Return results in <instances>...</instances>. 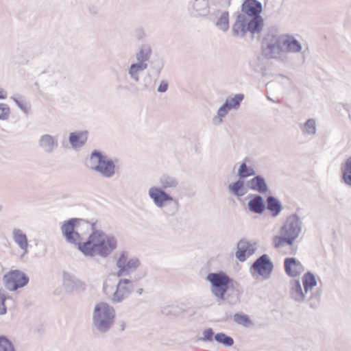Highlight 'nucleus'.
Wrapping results in <instances>:
<instances>
[{
    "instance_id": "nucleus-35",
    "label": "nucleus",
    "mask_w": 351,
    "mask_h": 351,
    "mask_svg": "<svg viewBox=\"0 0 351 351\" xmlns=\"http://www.w3.org/2000/svg\"><path fill=\"white\" fill-rule=\"evenodd\" d=\"M254 171L252 167H247L245 163H242L238 171L241 178H245L254 175Z\"/></svg>"
},
{
    "instance_id": "nucleus-26",
    "label": "nucleus",
    "mask_w": 351,
    "mask_h": 351,
    "mask_svg": "<svg viewBox=\"0 0 351 351\" xmlns=\"http://www.w3.org/2000/svg\"><path fill=\"white\" fill-rule=\"evenodd\" d=\"M249 186L250 189L257 191L260 193H264L267 189L265 180L259 176H256L252 178L249 182Z\"/></svg>"
},
{
    "instance_id": "nucleus-6",
    "label": "nucleus",
    "mask_w": 351,
    "mask_h": 351,
    "mask_svg": "<svg viewBox=\"0 0 351 351\" xmlns=\"http://www.w3.org/2000/svg\"><path fill=\"white\" fill-rule=\"evenodd\" d=\"M3 281L9 291H14L25 287L29 281V276L19 269L10 270L3 276Z\"/></svg>"
},
{
    "instance_id": "nucleus-34",
    "label": "nucleus",
    "mask_w": 351,
    "mask_h": 351,
    "mask_svg": "<svg viewBox=\"0 0 351 351\" xmlns=\"http://www.w3.org/2000/svg\"><path fill=\"white\" fill-rule=\"evenodd\" d=\"M274 247L276 248L280 247V246L284 245L285 244L288 245H292L293 242H289L287 237L285 234H282L281 236H275L274 237Z\"/></svg>"
},
{
    "instance_id": "nucleus-17",
    "label": "nucleus",
    "mask_w": 351,
    "mask_h": 351,
    "mask_svg": "<svg viewBox=\"0 0 351 351\" xmlns=\"http://www.w3.org/2000/svg\"><path fill=\"white\" fill-rule=\"evenodd\" d=\"M118 260L121 261L123 266L129 274L135 271L140 265L139 259L137 258L128 259V252L125 251L121 252Z\"/></svg>"
},
{
    "instance_id": "nucleus-40",
    "label": "nucleus",
    "mask_w": 351,
    "mask_h": 351,
    "mask_svg": "<svg viewBox=\"0 0 351 351\" xmlns=\"http://www.w3.org/2000/svg\"><path fill=\"white\" fill-rule=\"evenodd\" d=\"M151 197H169L165 193L158 189H152L149 191Z\"/></svg>"
},
{
    "instance_id": "nucleus-22",
    "label": "nucleus",
    "mask_w": 351,
    "mask_h": 351,
    "mask_svg": "<svg viewBox=\"0 0 351 351\" xmlns=\"http://www.w3.org/2000/svg\"><path fill=\"white\" fill-rule=\"evenodd\" d=\"M71 144L75 147L82 146L87 141V132H73L71 134L69 137Z\"/></svg>"
},
{
    "instance_id": "nucleus-32",
    "label": "nucleus",
    "mask_w": 351,
    "mask_h": 351,
    "mask_svg": "<svg viewBox=\"0 0 351 351\" xmlns=\"http://www.w3.org/2000/svg\"><path fill=\"white\" fill-rule=\"evenodd\" d=\"M0 351H15L12 341L5 336H0Z\"/></svg>"
},
{
    "instance_id": "nucleus-3",
    "label": "nucleus",
    "mask_w": 351,
    "mask_h": 351,
    "mask_svg": "<svg viewBox=\"0 0 351 351\" xmlns=\"http://www.w3.org/2000/svg\"><path fill=\"white\" fill-rule=\"evenodd\" d=\"M301 46L289 35H267L264 40L263 53L269 58H277L284 52H298Z\"/></svg>"
},
{
    "instance_id": "nucleus-23",
    "label": "nucleus",
    "mask_w": 351,
    "mask_h": 351,
    "mask_svg": "<svg viewBox=\"0 0 351 351\" xmlns=\"http://www.w3.org/2000/svg\"><path fill=\"white\" fill-rule=\"evenodd\" d=\"M243 95L239 94L236 95L232 98L227 99L226 104L220 108L219 114L222 115L223 113H225L227 110H229L232 108L238 107L240 104V102L243 100Z\"/></svg>"
},
{
    "instance_id": "nucleus-46",
    "label": "nucleus",
    "mask_w": 351,
    "mask_h": 351,
    "mask_svg": "<svg viewBox=\"0 0 351 351\" xmlns=\"http://www.w3.org/2000/svg\"><path fill=\"white\" fill-rule=\"evenodd\" d=\"M51 140V138L49 136H43L42 138L43 141H50Z\"/></svg>"
},
{
    "instance_id": "nucleus-15",
    "label": "nucleus",
    "mask_w": 351,
    "mask_h": 351,
    "mask_svg": "<svg viewBox=\"0 0 351 351\" xmlns=\"http://www.w3.org/2000/svg\"><path fill=\"white\" fill-rule=\"evenodd\" d=\"M154 204L161 208L165 213L174 215L178 210L177 199H153Z\"/></svg>"
},
{
    "instance_id": "nucleus-43",
    "label": "nucleus",
    "mask_w": 351,
    "mask_h": 351,
    "mask_svg": "<svg viewBox=\"0 0 351 351\" xmlns=\"http://www.w3.org/2000/svg\"><path fill=\"white\" fill-rule=\"evenodd\" d=\"M167 89V84L166 83H161L158 87L159 92H165Z\"/></svg>"
},
{
    "instance_id": "nucleus-16",
    "label": "nucleus",
    "mask_w": 351,
    "mask_h": 351,
    "mask_svg": "<svg viewBox=\"0 0 351 351\" xmlns=\"http://www.w3.org/2000/svg\"><path fill=\"white\" fill-rule=\"evenodd\" d=\"M305 292L303 291L300 282L298 279H293L290 281L289 295L296 302L300 303L304 301Z\"/></svg>"
},
{
    "instance_id": "nucleus-44",
    "label": "nucleus",
    "mask_w": 351,
    "mask_h": 351,
    "mask_svg": "<svg viewBox=\"0 0 351 351\" xmlns=\"http://www.w3.org/2000/svg\"><path fill=\"white\" fill-rule=\"evenodd\" d=\"M6 92L2 88L0 87V99H4L6 98Z\"/></svg>"
},
{
    "instance_id": "nucleus-29",
    "label": "nucleus",
    "mask_w": 351,
    "mask_h": 351,
    "mask_svg": "<svg viewBox=\"0 0 351 351\" xmlns=\"http://www.w3.org/2000/svg\"><path fill=\"white\" fill-rule=\"evenodd\" d=\"M343 181L348 185H351V156L345 162L342 167Z\"/></svg>"
},
{
    "instance_id": "nucleus-8",
    "label": "nucleus",
    "mask_w": 351,
    "mask_h": 351,
    "mask_svg": "<svg viewBox=\"0 0 351 351\" xmlns=\"http://www.w3.org/2000/svg\"><path fill=\"white\" fill-rule=\"evenodd\" d=\"M302 230V221L296 215L288 217L281 228V234L287 237L289 242L294 241L299 237Z\"/></svg>"
},
{
    "instance_id": "nucleus-19",
    "label": "nucleus",
    "mask_w": 351,
    "mask_h": 351,
    "mask_svg": "<svg viewBox=\"0 0 351 351\" xmlns=\"http://www.w3.org/2000/svg\"><path fill=\"white\" fill-rule=\"evenodd\" d=\"M241 292L239 289L231 287L229 291L224 294V298L218 299L217 301H226L231 306L240 303Z\"/></svg>"
},
{
    "instance_id": "nucleus-13",
    "label": "nucleus",
    "mask_w": 351,
    "mask_h": 351,
    "mask_svg": "<svg viewBox=\"0 0 351 351\" xmlns=\"http://www.w3.org/2000/svg\"><path fill=\"white\" fill-rule=\"evenodd\" d=\"M284 268L285 273L290 277H296L304 271V267L300 261L294 257L285 258Z\"/></svg>"
},
{
    "instance_id": "nucleus-38",
    "label": "nucleus",
    "mask_w": 351,
    "mask_h": 351,
    "mask_svg": "<svg viewBox=\"0 0 351 351\" xmlns=\"http://www.w3.org/2000/svg\"><path fill=\"white\" fill-rule=\"evenodd\" d=\"M7 299V295L5 291L0 289V315H5L7 313V308L5 302Z\"/></svg>"
},
{
    "instance_id": "nucleus-2",
    "label": "nucleus",
    "mask_w": 351,
    "mask_h": 351,
    "mask_svg": "<svg viewBox=\"0 0 351 351\" xmlns=\"http://www.w3.org/2000/svg\"><path fill=\"white\" fill-rule=\"evenodd\" d=\"M242 11L253 19L247 23L245 16H239L233 25V31L237 35L243 34L246 31L252 33L259 32L263 27V20L260 16L262 5L256 0H245L242 5Z\"/></svg>"
},
{
    "instance_id": "nucleus-11",
    "label": "nucleus",
    "mask_w": 351,
    "mask_h": 351,
    "mask_svg": "<svg viewBox=\"0 0 351 351\" xmlns=\"http://www.w3.org/2000/svg\"><path fill=\"white\" fill-rule=\"evenodd\" d=\"M80 219L78 218H71L64 222L61 227L62 235L65 237L68 243L74 244L77 243V240H81L80 234L75 230Z\"/></svg>"
},
{
    "instance_id": "nucleus-18",
    "label": "nucleus",
    "mask_w": 351,
    "mask_h": 351,
    "mask_svg": "<svg viewBox=\"0 0 351 351\" xmlns=\"http://www.w3.org/2000/svg\"><path fill=\"white\" fill-rule=\"evenodd\" d=\"M13 239L19 247L23 250V254L28 252V240L26 234L20 229H14L12 231Z\"/></svg>"
},
{
    "instance_id": "nucleus-7",
    "label": "nucleus",
    "mask_w": 351,
    "mask_h": 351,
    "mask_svg": "<svg viewBox=\"0 0 351 351\" xmlns=\"http://www.w3.org/2000/svg\"><path fill=\"white\" fill-rule=\"evenodd\" d=\"M136 285V280H132L128 278H121L117 285L115 291L112 294V302H122L135 290Z\"/></svg>"
},
{
    "instance_id": "nucleus-47",
    "label": "nucleus",
    "mask_w": 351,
    "mask_h": 351,
    "mask_svg": "<svg viewBox=\"0 0 351 351\" xmlns=\"http://www.w3.org/2000/svg\"><path fill=\"white\" fill-rule=\"evenodd\" d=\"M143 292V289L141 288V287H139V288H137L136 289V293L138 294V295H141Z\"/></svg>"
},
{
    "instance_id": "nucleus-48",
    "label": "nucleus",
    "mask_w": 351,
    "mask_h": 351,
    "mask_svg": "<svg viewBox=\"0 0 351 351\" xmlns=\"http://www.w3.org/2000/svg\"><path fill=\"white\" fill-rule=\"evenodd\" d=\"M107 288H108V285H107L106 282H104V285H103V291L104 293L106 292Z\"/></svg>"
},
{
    "instance_id": "nucleus-28",
    "label": "nucleus",
    "mask_w": 351,
    "mask_h": 351,
    "mask_svg": "<svg viewBox=\"0 0 351 351\" xmlns=\"http://www.w3.org/2000/svg\"><path fill=\"white\" fill-rule=\"evenodd\" d=\"M184 310L177 305H170L164 307L162 310V313L167 316L178 317L182 315Z\"/></svg>"
},
{
    "instance_id": "nucleus-50",
    "label": "nucleus",
    "mask_w": 351,
    "mask_h": 351,
    "mask_svg": "<svg viewBox=\"0 0 351 351\" xmlns=\"http://www.w3.org/2000/svg\"><path fill=\"white\" fill-rule=\"evenodd\" d=\"M2 208H3L2 205L0 204V212L2 210Z\"/></svg>"
},
{
    "instance_id": "nucleus-37",
    "label": "nucleus",
    "mask_w": 351,
    "mask_h": 351,
    "mask_svg": "<svg viewBox=\"0 0 351 351\" xmlns=\"http://www.w3.org/2000/svg\"><path fill=\"white\" fill-rule=\"evenodd\" d=\"M10 114V108L8 104H0V119L6 120L9 118Z\"/></svg>"
},
{
    "instance_id": "nucleus-20",
    "label": "nucleus",
    "mask_w": 351,
    "mask_h": 351,
    "mask_svg": "<svg viewBox=\"0 0 351 351\" xmlns=\"http://www.w3.org/2000/svg\"><path fill=\"white\" fill-rule=\"evenodd\" d=\"M304 291L306 294L309 291H312L313 287L317 286V282L315 276L311 271L305 273L302 278Z\"/></svg>"
},
{
    "instance_id": "nucleus-49",
    "label": "nucleus",
    "mask_w": 351,
    "mask_h": 351,
    "mask_svg": "<svg viewBox=\"0 0 351 351\" xmlns=\"http://www.w3.org/2000/svg\"><path fill=\"white\" fill-rule=\"evenodd\" d=\"M20 106L21 108H23L25 111H27L28 110V107L27 106H23L22 105L20 104Z\"/></svg>"
},
{
    "instance_id": "nucleus-31",
    "label": "nucleus",
    "mask_w": 351,
    "mask_h": 351,
    "mask_svg": "<svg viewBox=\"0 0 351 351\" xmlns=\"http://www.w3.org/2000/svg\"><path fill=\"white\" fill-rule=\"evenodd\" d=\"M217 26L223 31H226L229 27V15L226 12H223L216 23Z\"/></svg>"
},
{
    "instance_id": "nucleus-9",
    "label": "nucleus",
    "mask_w": 351,
    "mask_h": 351,
    "mask_svg": "<svg viewBox=\"0 0 351 351\" xmlns=\"http://www.w3.org/2000/svg\"><path fill=\"white\" fill-rule=\"evenodd\" d=\"M273 269L274 263L266 254H263L256 258L250 267L252 274L254 271L264 279H268L270 277ZM252 275L254 276V274Z\"/></svg>"
},
{
    "instance_id": "nucleus-10",
    "label": "nucleus",
    "mask_w": 351,
    "mask_h": 351,
    "mask_svg": "<svg viewBox=\"0 0 351 351\" xmlns=\"http://www.w3.org/2000/svg\"><path fill=\"white\" fill-rule=\"evenodd\" d=\"M90 162L94 165L93 168L105 176H111L114 173L113 162L99 152H93L92 154Z\"/></svg>"
},
{
    "instance_id": "nucleus-36",
    "label": "nucleus",
    "mask_w": 351,
    "mask_h": 351,
    "mask_svg": "<svg viewBox=\"0 0 351 351\" xmlns=\"http://www.w3.org/2000/svg\"><path fill=\"white\" fill-rule=\"evenodd\" d=\"M230 189L234 193V195H243V182L239 180L237 182L234 183L232 185H230Z\"/></svg>"
},
{
    "instance_id": "nucleus-33",
    "label": "nucleus",
    "mask_w": 351,
    "mask_h": 351,
    "mask_svg": "<svg viewBox=\"0 0 351 351\" xmlns=\"http://www.w3.org/2000/svg\"><path fill=\"white\" fill-rule=\"evenodd\" d=\"M215 334L211 328H206L202 332V337H199L198 341L204 342H212L215 340Z\"/></svg>"
},
{
    "instance_id": "nucleus-1",
    "label": "nucleus",
    "mask_w": 351,
    "mask_h": 351,
    "mask_svg": "<svg viewBox=\"0 0 351 351\" xmlns=\"http://www.w3.org/2000/svg\"><path fill=\"white\" fill-rule=\"evenodd\" d=\"M92 229L86 241L77 240L74 245L85 256L93 257L98 254L102 258L108 257L117 247V239L101 230H95V223L92 224Z\"/></svg>"
},
{
    "instance_id": "nucleus-21",
    "label": "nucleus",
    "mask_w": 351,
    "mask_h": 351,
    "mask_svg": "<svg viewBox=\"0 0 351 351\" xmlns=\"http://www.w3.org/2000/svg\"><path fill=\"white\" fill-rule=\"evenodd\" d=\"M265 199H250L247 206L249 210L256 214H261L266 209Z\"/></svg>"
},
{
    "instance_id": "nucleus-5",
    "label": "nucleus",
    "mask_w": 351,
    "mask_h": 351,
    "mask_svg": "<svg viewBox=\"0 0 351 351\" xmlns=\"http://www.w3.org/2000/svg\"><path fill=\"white\" fill-rule=\"evenodd\" d=\"M206 280L210 282V291L217 300L224 298V294L232 287L234 282L233 279L223 271L208 273Z\"/></svg>"
},
{
    "instance_id": "nucleus-39",
    "label": "nucleus",
    "mask_w": 351,
    "mask_h": 351,
    "mask_svg": "<svg viewBox=\"0 0 351 351\" xmlns=\"http://www.w3.org/2000/svg\"><path fill=\"white\" fill-rule=\"evenodd\" d=\"M146 66L147 64L143 62L134 64L130 66V73L132 76H135L139 71L145 69Z\"/></svg>"
},
{
    "instance_id": "nucleus-24",
    "label": "nucleus",
    "mask_w": 351,
    "mask_h": 351,
    "mask_svg": "<svg viewBox=\"0 0 351 351\" xmlns=\"http://www.w3.org/2000/svg\"><path fill=\"white\" fill-rule=\"evenodd\" d=\"M322 293V290L321 287H317L311 291V295L307 300L311 308L315 309L319 306Z\"/></svg>"
},
{
    "instance_id": "nucleus-42",
    "label": "nucleus",
    "mask_w": 351,
    "mask_h": 351,
    "mask_svg": "<svg viewBox=\"0 0 351 351\" xmlns=\"http://www.w3.org/2000/svg\"><path fill=\"white\" fill-rule=\"evenodd\" d=\"M305 129L308 133H314L315 132V124L314 122L308 120L306 121L305 124Z\"/></svg>"
},
{
    "instance_id": "nucleus-4",
    "label": "nucleus",
    "mask_w": 351,
    "mask_h": 351,
    "mask_svg": "<svg viewBox=\"0 0 351 351\" xmlns=\"http://www.w3.org/2000/svg\"><path fill=\"white\" fill-rule=\"evenodd\" d=\"M114 310L106 302H99L94 308L93 313V328L100 333H106L114 322Z\"/></svg>"
},
{
    "instance_id": "nucleus-41",
    "label": "nucleus",
    "mask_w": 351,
    "mask_h": 351,
    "mask_svg": "<svg viewBox=\"0 0 351 351\" xmlns=\"http://www.w3.org/2000/svg\"><path fill=\"white\" fill-rule=\"evenodd\" d=\"M117 266L119 269V271L117 272V276L118 277H121V276H127V275L130 274L126 271V269L124 268V267L123 266V265L121 263V261H119L118 259L117 261Z\"/></svg>"
},
{
    "instance_id": "nucleus-12",
    "label": "nucleus",
    "mask_w": 351,
    "mask_h": 351,
    "mask_svg": "<svg viewBox=\"0 0 351 351\" xmlns=\"http://www.w3.org/2000/svg\"><path fill=\"white\" fill-rule=\"evenodd\" d=\"M63 282L65 290L69 293L72 292H82L86 288V285L84 282L76 278L74 275L64 272L63 274Z\"/></svg>"
},
{
    "instance_id": "nucleus-14",
    "label": "nucleus",
    "mask_w": 351,
    "mask_h": 351,
    "mask_svg": "<svg viewBox=\"0 0 351 351\" xmlns=\"http://www.w3.org/2000/svg\"><path fill=\"white\" fill-rule=\"evenodd\" d=\"M256 249L245 239H241L237 245L235 252L236 258L241 262H244L246 259L255 252Z\"/></svg>"
},
{
    "instance_id": "nucleus-45",
    "label": "nucleus",
    "mask_w": 351,
    "mask_h": 351,
    "mask_svg": "<svg viewBox=\"0 0 351 351\" xmlns=\"http://www.w3.org/2000/svg\"><path fill=\"white\" fill-rule=\"evenodd\" d=\"M119 330L121 331H123L125 330V324L123 321H121L120 323H119Z\"/></svg>"
},
{
    "instance_id": "nucleus-27",
    "label": "nucleus",
    "mask_w": 351,
    "mask_h": 351,
    "mask_svg": "<svg viewBox=\"0 0 351 351\" xmlns=\"http://www.w3.org/2000/svg\"><path fill=\"white\" fill-rule=\"evenodd\" d=\"M266 208L271 211L272 216H277L282 208L279 199H266Z\"/></svg>"
},
{
    "instance_id": "nucleus-30",
    "label": "nucleus",
    "mask_w": 351,
    "mask_h": 351,
    "mask_svg": "<svg viewBox=\"0 0 351 351\" xmlns=\"http://www.w3.org/2000/svg\"><path fill=\"white\" fill-rule=\"evenodd\" d=\"M234 322L238 324H241L245 327H248L253 324L252 321L250 319L247 315L243 313H235L233 316Z\"/></svg>"
},
{
    "instance_id": "nucleus-25",
    "label": "nucleus",
    "mask_w": 351,
    "mask_h": 351,
    "mask_svg": "<svg viewBox=\"0 0 351 351\" xmlns=\"http://www.w3.org/2000/svg\"><path fill=\"white\" fill-rule=\"evenodd\" d=\"M215 341L227 348L232 347L234 343L233 338L223 332L215 334Z\"/></svg>"
}]
</instances>
